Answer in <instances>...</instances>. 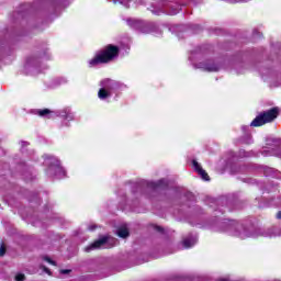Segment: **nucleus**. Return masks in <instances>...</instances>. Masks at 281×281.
Returning a JSON list of instances; mask_svg holds the SVG:
<instances>
[{
  "mask_svg": "<svg viewBox=\"0 0 281 281\" xmlns=\"http://www.w3.org/2000/svg\"><path fill=\"white\" fill-rule=\"evenodd\" d=\"M120 56V46L108 44L103 48L99 49L94 57L90 59L89 67H98V65H109L113 63Z\"/></svg>",
  "mask_w": 281,
  "mask_h": 281,
  "instance_id": "nucleus-1",
  "label": "nucleus"
},
{
  "mask_svg": "<svg viewBox=\"0 0 281 281\" xmlns=\"http://www.w3.org/2000/svg\"><path fill=\"white\" fill-rule=\"evenodd\" d=\"M280 115V109L272 108L268 111L261 112L256 119L250 123V126H265L269 122H273L276 117Z\"/></svg>",
  "mask_w": 281,
  "mask_h": 281,
  "instance_id": "nucleus-2",
  "label": "nucleus"
},
{
  "mask_svg": "<svg viewBox=\"0 0 281 281\" xmlns=\"http://www.w3.org/2000/svg\"><path fill=\"white\" fill-rule=\"evenodd\" d=\"M101 87L103 89H106V91H110L111 93H113V89H119L120 82L114 81L113 79H104L101 82Z\"/></svg>",
  "mask_w": 281,
  "mask_h": 281,
  "instance_id": "nucleus-3",
  "label": "nucleus"
},
{
  "mask_svg": "<svg viewBox=\"0 0 281 281\" xmlns=\"http://www.w3.org/2000/svg\"><path fill=\"white\" fill-rule=\"evenodd\" d=\"M192 164L195 172L201 176V179H203L204 181H210V176L207 175V171L204 170L196 160H193Z\"/></svg>",
  "mask_w": 281,
  "mask_h": 281,
  "instance_id": "nucleus-4",
  "label": "nucleus"
},
{
  "mask_svg": "<svg viewBox=\"0 0 281 281\" xmlns=\"http://www.w3.org/2000/svg\"><path fill=\"white\" fill-rule=\"evenodd\" d=\"M56 115L57 117H63V120H67L68 122L74 120V112H71L69 108L58 111Z\"/></svg>",
  "mask_w": 281,
  "mask_h": 281,
  "instance_id": "nucleus-5",
  "label": "nucleus"
},
{
  "mask_svg": "<svg viewBox=\"0 0 281 281\" xmlns=\"http://www.w3.org/2000/svg\"><path fill=\"white\" fill-rule=\"evenodd\" d=\"M108 241H109V237H103L101 239H98L97 241L88 246L86 248V251H91L92 249H100V247H102V245H106Z\"/></svg>",
  "mask_w": 281,
  "mask_h": 281,
  "instance_id": "nucleus-6",
  "label": "nucleus"
},
{
  "mask_svg": "<svg viewBox=\"0 0 281 281\" xmlns=\"http://www.w3.org/2000/svg\"><path fill=\"white\" fill-rule=\"evenodd\" d=\"M36 115H38L40 117H47V120H52V115H54V111L49 109L36 110Z\"/></svg>",
  "mask_w": 281,
  "mask_h": 281,
  "instance_id": "nucleus-7",
  "label": "nucleus"
},
{
  "mask_svg": "<svg viewBox=\"0 0 281 281\" xmlns=\"http://www.w3.org/2000/svg\"><path fill=\"white\" fill-rule=\"evenodd\" d=\"M112 92L106 90V88H101L98 92V98L100 100H106V98H111Z\"/></svg>",
  "mask_w": 281,
  "mask_h": 281,
  "instance_id": "nucleus-8",
  "label": "nucleus"
},
{
  "mask_svg": "<svg viewBox=\"0 0 281 281\" xmlns=\"http://www.w3.org/2000/svg\"><path fill=\"white\" fill-rule=\"evenodd\" d=\"M117 236H120V238H128V228L126 226H121L117 229Z\"/></svg>",
  "mask_w": 281,
  "mask_h": 281,
  "instance_id": "nucleus-9",
  "label": "nucleus"
},
{
  "mask_svg": "<svg viewBox=\"0 0 281 281\" xmlns=\"http://www.w3.org/2000/svg\"><path fill=\"white\" fill-rule=\"evenodd\" d=\"M194 243H196V240L194 238H184L182 240V245H183V247H186V249L193 247Z\"/></svg>",
  "mask_w": 281,
  "mask_h": 281,
  "instance_id": "nucleus-10",
  "label": "nucleus"
},
{
  "mask_svg": "<svg viewBox=\"0 0 281 281\" xmlns=\"http://www.w3.org/2000/svg\"><path fill=\"white\" fill-rule=\"evenodd\" d=\"M130 27H139L142 25V21L139 20H127Z\"/></svg>",
  "mask_w": 281,
  "mask_h": 281,
  "instance_id": "nucleus-11",
  "label": "nucleus"
},
{
  "mask_svg": "<svg viewBox=\"0 0 281 281\" xmlns=\"http://www.w3.org/2000/svg\"><path fill=\"white\" fill-rule=\"evenodd\" d=\"M23 280H25V274L19 273L15 276V281H23Z\"/></svg>",
  "mask_w": 281,
  "mask_h": 281,
  "instance_id": "nucleus-12",
  "label": "nucleus"
},
{
  "mask_svg": "<svg viewBox=\"0 0 281 281\" xmlns=\"http://www.w3.org/2000/svg\"><path fill=\"white\" fill-rule=\"evenodd\" d=\"M44 260L49 265L56 266V261L52 260L49 257H44Z\"/></svg>",
  "mask_w": 281,
  "mask_h": 281,
  "instance_id": "nucleus-13",
  "label": "nucleus"
},
{
  "mask_svg": "<svg viewBox=\"0 0 281 281\" xmlns=\"http://www.w3.org/2000/svg\"><path fill=\"white\" fill-rule=\"evenodd\" d=\"M0 256H5V246L4 245H2L0 247Z\"/></svg>",
  "mask_w": 281,
  "mask_h": 281,
  "instance_id": "nucleus-14",
  "label": "nucleus"
},
{
  "mask_svg": "<svg viewBox=\"0 0 281 281\" xmlns=\"http://www.w3.org/2000/svg\"><path fill=\"white\" fill-rule=\"evenodd\" d=\"M60 273H63L64 276L67 274V273H71V270L69 269H64V270H60Z\"/></svg>",
  "mask_w": 281,
  "mask_h": 281,
  "instance_id": "nucleus-15",
  "label": "nucleus"
},
{
  "mask_svg": "<svg viewBox=\"0 0 281 281\" xmlns=\"http://www.w3.org/2000/svg\"><path fill=\"white\" fill-rule=\"evenodd\" d=\"M43 269H44L45 273H48V276H52V271H49V269H48V268L43 267Z\"/></svg>",
  "mask_w": 281,
  "mask_h": 281,
  "instance_id": "nucleus-16",
  "label": "nucleus"
},
{
  "mask_svg": "<svg viewBox=\"0 0 281 281\" xmlns=\"http://www.w3.org/2000/svg\"><path fill=\"white\" fill-rule=\"evenodd\" d=\"M157 232H164V228L161 226H156Z\"/></svg>",
  "mask_w": 281,
  "mask_h": 281,
  "instance_id": "nucleus-17",
  "label": "nucleus"
},
{
  "mask_svg": "<svg viewBox=\"0 0 281 281\" xmlns=\"http://www.w3.org/2000/svg\"><path fill=\"white\" fill-rule=\"evenodd\" d=\"M277 218L281 220V211L277 213Z\"/></svg>",
  "mask_w": 281,
  "mask_h": 281,
  "instance_id": "nucleus-18",
  "label": "nucleus"
},
{
  "mask_svg": "<svg viewBox=\"0 0 281 281\" xmlns=\"http://www.w3.org/2000/svg\"><path fill=\"white\" fill-rule=\"evenodd\" d=\"M121 3H124V4H126V2H121Z\"/></svg>",
  "mask_w": 281,
  "mask_h": 281,
  "instance_id": "nucleus-19",
  "label": "nucleus"
}]
</instances>
